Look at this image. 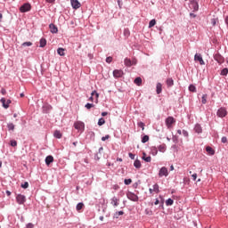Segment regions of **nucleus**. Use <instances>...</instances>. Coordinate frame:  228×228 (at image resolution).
I'll use <instances>...</instances> for the list:
<instances>
[{
  "label": "nucleus",
  "instance_id": "1",
  "mask_svg": "<svg viewBox=\"0 0 228 228\" xmlns=\"http://www.w3.org/2000/svg\"><path fill=\"white\" fill-rule=\"evenodd\" d=\"M189 8L190 10H192V12H199V1L191 0L189 3Z\"/></svg>",
  "mask_w": 228,
  "mask_h": 228
},
{
  "label": "nucleus",
  "instance_id": "2",
  "mask_svg": "<svg viewBox=\"0 0 228 228\" xmlns=\"http://www.w3.org/2000/svg\"><path fill=\"white\" fill-rule=\"evenodd\" d=\"M20 13H26L28 12H31V4L25 3L20 7Z\"/></svg>",
  "mask_w": 228,
  "mask_h": 228
},
{
  "label": "nucleus",
  "instance_id": "3",
  "mask_svg": "<svg viewBox=\"0 0 228 228\" xmlns=\"http://www.w3.org/2000/svg\"><path fill=\"white\" fill-rule=\"evenodd\" d=\"M126 198L128 200H132V202H138L139 200L138 195L129 191L126 192Z\"/></svg>",
  "mask_w": 228,
  "mask_h": 228
},
{
  "label": "nucleus",
  "instance_id": "4",
  "mask_svg": "<svg viewBox=\"0 0 228 228\" xmlns=\"http://www.w3.org/2000/svg\"><path fill=\"white\" fill-rule=\"evenodd\" d=\"M216 115L217 117H219V118H224L227 117V109H225V107L219 108L217 110Z\"/></svg>",
  "mask_w": 228,
  "mask_h": 228
},
{
  "label": "nucleus",
  "instance_id": "5",
  "mask_svg": "<svg viewBox=\"0 0 228 228\" xmlns=\"http://www.w3.org/2000/svg\"><path fill=\"white\" fill-rule=\"evenodd\" d=\"M74 127L77 131L83 133L85 131V123L83 121H77L74 123Z\"/></svg>",
  "mask_w": 228,
  "mask_h": 228
},
{
  "label": "nucleus",
  "instance_id": "6",
  "mask_svg": "<svg viewBox=\"0 0 228 228\" xmlns=\"http://www.w3.org/2000/svg\"><path fill=\"white\" fill-rule=\"evenodd\" d=\"M165 122L167 129H172V125L175 124V118H174L172 116H169L166 118Z\"/></svg>",
  "mask_w": 228,
  "mask_h": 228
},
{
  "label": "nucleus",
  "instance_id": "7",
  "mask_svg": "<svg viewBox=\"0 0 228 228\" xmlns=\"http://www.w3.org/2000/svg\"><path fill=\"white\" fill-rule=\"evenodd\" d=\"M16 202L20 206L26 204V196H24L23 194H17L16 195Z\"/></svg>",
  "mask_w": 228,
  "mask_h": 228
},
{
  "label": "nucleus",
  "instance_id": "8",
  "mask_svg": "<svg viewBox=\"0 0 228 228\" xmlns=\"http://www.w3.org/2000/svg\"><path fill=\"white\" fill-rule=\"evenodd\" d=\"M159 177H168V169L162 167L159 171Z\"/></svg>",
  "mask_w": 228,
  "mask_h": 228
},
{
  "label": "nucleus",
  "instance_id": "9",
  "mask_svg": "<svg viewBox=\"0 0 228 228\" xmlns=\"http://www.w3.org/2000/svg\"><path fill=\"white\" fill-rule=\"evenodd\" d=\"M195 61H199L200 65H206V62L204 61V59H202V55L200 53H196L194 55Z\"/></svg>",
  "mask_w": 228,
  "mask_h": 228
},
{
  "label": "nucleus",
  "instance_id": "10",
  "mask_svg": "<svg viewBox=\"0 0 228 228\" xmlns=\"http://www.w3.org/2000/svg\"><path fill=\"white\" fill-rule=\"evenodd\" d=\"M113 76L116 79H118V77H122V76H124V71L122 69H114Z\"/></svg>",
  "mask_w": 228,
  "mask_h": 228
},
{
  "label": "nucleus",
  "instance_id": "11",
  "mask_svg": "<svg viewBox=\"0 0 228 228\" xmlns=\"http://www.w3.org/2000/svg\"><path fill=\"white\" fill-rule=\"evenodd\" d=\"M70 3L73 10H78V8H81V3H79L78 0H70Z\"/></svg>",
  "mask_w": 228,
  "mask_h": 228
},
{
  "label": "nucleus",
  "instance_id": "12",
  "mask_svg": "<svg viewBox=\"0 0 228 228\" xmlns=\"http://www.w3.org/2000/svg\"><path fill=\"white\" fill-rule=\"evenodd\" d=\"M194 131H195V133H197V134H202V126H200V124L197 123L194 126Z\"/></svg>",
  "mask_w": 228,
  "mask_h": 228
},
{
  "label": "nucleus",
  "instance_id": "13",
  "mask_svg": "<svg viewBox=\"0 0 228 228\" xmlns=\"http://www.w3.org/2000/svg\"><path fill=\"white\" fill-rule=\"evenodd\" d=\"M120 200H118V198H117L116 196H114L111 200H110V204H112V206L114 208H117L118 206V202Z\"/></svg>",
  "mask_w": 228,
  "mask_h": 228
},
{
  "label": "nucleus",
  "instance_id": "14",
  "mask_svg": "<svg viewBox=\"0 0 228 228\" xmlns=\"http://www.w3.org/2000/svg\"><path fill=\"white\" fill-rule=\"evenodd\" d=\"M49 28H50L51 33H53V34L58 33V27H56V25H54V23H51L49 25Z\"/></svg>",
  "mask_w": 228,
  "mask_h": 228
},
{
  "label": "nucleus",
  "instance_id": "15",
  "mask_svg": "<svg viewBox=\"0 0 228 228\" xmlns=\"http://www.w3.org/2000/svg\"><path fill=\"white\" fill-rule=\"evenodd\" d=\"M45 165L49 166L51 163H53L54 161V157H53V155H48L45 159Z\"/></svg>",
  "mask_w": 228,
  "mask_h": 228
},
{
  "label": "nucleus",
  "instance_id": "16",
  "mask_svg": "<svg viewBox=\"0 0 228 228\" xmlns=\"http://www.w3.org/2000/svg\"><path fill=\"white\" fill-rule=\"evenodd\" d=\"M53 110V106L49 105V104H45L43 106V111L44 113H49L51 110Z\"/></svg>",
  "mask_w": 228,
  "mask_h": 228
},
{
  "label": "nucleus",
  "instance_id": "17",
  "mask_svg": "<svg viewBox=\"0 0 228 228\" xmlns=\"http://www.w3.org/2000/svg\"><path fill=\"white\" fill-rule=\"evenodd\" d=\"M142 159L146 163H151V161L152 160V158H151V156L147 157V153L143 152Z\"/></svg>",
  "mask_w": 228,
  "mask_h": 228
},
{
  "label": "nucleus",
  "instance_id": "18",
  "mask_svg": "<svg viewBox=\"0 0 228 228\" xmlns=\"http://www.w3.org/2000/svg\"><path fill=\"white\" fill-rule=\"evenodd\" d=\"M47 45V40L42 37L39 41V47H45Z\"/></svg>",
  "mask_w": 228,
  "mask_h": 228
},
{
  "label": "nucleus",
  "instance_id": "19",
  "mask_svg": "<svg viewBox=\"0 0 228 228\" xmlns=\"http://www.w3.org/2000/svg\"><path fill=\"white\" fill-rule=\"evenodd\" d=\"M206 151L210 155V156H215V150H213L210 146L206 147Z\"/></svg>",
  "mask_w": 228,
  "mask_h": 228
},
{
  "label": "nucleus",
  "instance_id": "20",
  "mask_svg": "<svg viewBox=\"0 0 228 228\" xmlns=\"http://www.w3.org/2000/svg\"><path fill=\"white\" fill-rule=\"evenodd\" d=\"M53 136L54 138H57L58 140H60L62 136L61 132H60V130H55L53 133Z\"/></svg>",
  "mask_w": 228,
  "mask_h": 228
},
{
  "label": "nucleus",
  "instance_id": "21",
  "mask_svg": "<svg viewBox=\"0 0 228 228\" xmlns=\"http://www.w3.org/2000/svg\"><path fill=\"white\" fill-rule=\"evenodd\" d=\"M215 60L217 63H224V57L222 55H216Z\"/></svg>",
  "mask_w": 228,
  "mask_h": 228
},
{
  "label": "nucleus",
  "instance_id": "22",
  "mask_svg": "<svg viewBox=\"0 0 228 228\" xmlns=\"http://www.w3.org/2000/svg\"><path fill=\"white\" fill-rule=\"evenodd\" d=\"M162 86H163L161 85V83H158L157 84V86H156L157 90H156V92H157L158 94H161V92H163Z\"/></svg>",
  "mask_w": 228,
  "mask_h": 228
},
{
  "label": "nucleus",
  "instance_id": "23",
  "mask_svg": "<svg viewBox=\"0 0 228 228\" xmlns=\"http://www.w3.org/2000/svg\"><path fill=\"white\" fill-rule=\"evenodd\" d=\"M122 215H124V211L120 210V211H117L114 213L113 215V218L115 219H118V216H122Z\"/></svg>",
  "mask_w": 228,
  "mask_h": 228
},
{
  "label": "nucleus",
  "instance_id": "24",
  "mask_svg": "<svg viewBox=\"0 0 228 228\" xmlns=\"http://www.w3.org/2000/svg\"><path fill=\"white\" fill-rule=\"evenodd\" d=\"M0 101H1V102H2V104H3V107H4L5 110H8V108H10L9 103H6V99L2 98Z\"/></svg>",
  "mask_w": 228,
  "mask_h": 228
},
{
  "label": "nucleus",
  "instance_id": "25",
  "mask_svg": "<svg viewBox=\"0 0 228 228\" xmlns=\"http://www.w3.org/2000/svg\"><path fill=\"white\" fill-rule=\"evenodd\" d=\"M124 64L126 65V67H132V61L129 58H126L124 60Z\"/></svg>",
  "mask_w": 228,
  "mask_h": 228
},
{
  "label": "nucleus",
  "instance_id": "26",
  "mask_svg": "<svg viewBox=\"0 0 228 228\" xmlns=\"http://www.w3.org/2000/svg\"><path fill=\"white\" fill-rule=\"evenodd\" d=\"M151 154H152V156H157L158 155V148L156 146H152L151 148Z\"/></svg>",
  "mask_w": 228,
  "mask_h": 228
},
{
  "label": "nucleus",
  "instance_id": "27",
  "mask_svg": "<svg viewBox=\"0 0 228 228\" xmlns=\"http://www.w3.org/2000/svg\"><path fill=\"white\" fill-rule=\"evenodd\" d=\"M134 167L135 168H142V162L139 159H135L134 162Z\"/></svg>",
  "mask_w": 228,
  "mask_h": 228
},
{
  "label": "nucleus",
  "instance_id": "28",
  "mask_svg": "<svg viewBox=\"0 0 228 228\" xmlns=\"http://www.w3.org/2000/svg\"><path fill=\"white\" fill-rule=\"evenodd\" d=\"M134 83L137 85V86H142V77H135V79L134 80Z\"/></svg>",
  "mask_w": 228,
  "mask_h": 228
},
{
  "label": "nucleus",
  "instance_id": "29",
  "mask_svg": "<svg viewBox=\"0 0 228 228\" xmlns=\"http://www.w3.org/2000/svg\"><path fill=\"white\" fill-rule=\"evenodd\" d=\"M7 129L8 131H12V132L15 131V125H13V123H8Z\"/></svg>",
  "mask_w": 228,
  "mask_h": 228
},
{
  "label": "nucleus",
  "instance_id": "30",
  "mask_svg": "<svg viewBox=\"0 0 228 228\" xmlns=\"http://www.w3.org/2000/svg\"><path fill=\"white\" fill-rule=\"evenodd\" d=\"M188 88L189 92H192L193 94L197 93V87L193 84H191Z\"/></svg>",
  "mask_w": 228,
  "mask_h": 228
},
{
  "label": "nucleus",
  "instance_id": "31",
  "mask_svg": "<svg viewBox=\"0 0 228 228\" xmlns=\"http://www.w3.org/2000/svg\"><path fill=\"white\" fill-rule=\"evenodd\" d=\"M159 152H165V151H167V144H160L159 147H158Z\"/></svg>",
  "mask_w": 228,
  "mask_h": 228
},
{
  "label": "nucleus",
  "instance_id": "32",
  "mask_svg": "<svg viewBox=\"0 0 228 228\" xmlns=\"http://www.w3.org/2000/svg\"><path fill=\"white\" fill-rule=\"evenodd\" d=\"M57 53L59 54V56H65V49L58 48L57 49Z\"/></svg>",
  "mask_w": 228,
  "mask_h": 228
},
{
  "label": "nucleus",
  "instance_id": "33",
  "mask_svg": "<svg viewBox=\"0 0 228 228\" xmlns=\"http://www.w3.org/2000/svg\"><path fill=\"white\" fill-rule=\"evenodd\" d=\"M84 207H85V204L83 202H80L77 204L76 209L77 211H81V209H83Z\"/></svg>",
  "mask_w": 228,
  "mask_h": 228
},
{
  "label": "nucleus",
  "instance_id": "34",
  "mask_svg": "<svg viewBox=\"0 0 228 228\" xmlns=\"http://www.w3.org/2000/svg\"><path fill=\"white\" fill-rule=\"evenodd\" d=\"M166 206H174V200H172L171 198L167 199L166 200Z\"/></svg>",
  "mask_w": 228,
  "mask_h": 228
},
{
  "label": "nucleus",
  "instance_id": "35",
  "mask_svg": "<svg viewBox=\"0 0 228 228\" xmlns=\"http://www.w3.org/2000/svg\"><path fill=\"white\" fill-rule=\"evenodd\" d=\"M167 85L168 87H171L174 85V79L173 78H167Z\"/></svg>",
  "mask_w": 228,
  "mask_h": 228
},
{
  "label": "nucleus",
  "instance_id": "36",
  "mask_svg": "<svg viewBox=\"0 0 228 228\" xmlns=\"http://www.w3.org/2000/svg\"><path fill=\"white\" fill-rule=\"evenodd\" d=\"M201 102H202V104H206V102H208V94H203L202 95Z\"/></svg>",
  "mask_w": 228,
  "mask_h": 228
},
{
  "label": "nucleus",
  "instance_id": "37",
  "mask_svg": "<svg viewBox=\"0 0 228 228\" xmlns=\"http://www.w3.org/2000/svg\"><path fill=\"white\" fill-rule=\"evenodd\" d=\"M153 191H155V193H159V185L158 183H155L153 185Z\"/></svg>",
  "mask_w": 228,
  "mask_h": 228
},
{
  "label": "nucleus",
  "instance_id": "38",
  "mask_svg": "<svg viewBox=\"0 0 228 228\" xmlns=\"http://www.w3.org/2000/svg\"><path fill=\"white\" fill-rule=\"evenodd\" d=\"M106 124V120H104V118H101L98 120V126H104Z\"/></svg>",
  "mask_w": 228,
  "mask_h": 228
},
{
  "label": "nucleus",
  "instance_id": "39",
  "mask_svg": "<svg viewBox=\"0 0 228 228\" xmlns=\"http://www.w3.org/2000/svg\"><path fill=\"white\" fill-rule=\"evenodd\" d=\"M22 47H31V45H33V43H31V42H24V43H22Z\"/></svg>",
  "mask_w": 228,
  "mask_h": 228
},
{
  "label": "nucleus",
  "instance_id": "40",
  "mask_svg": "<svg viewBox=\"0 0 228 228\" xmlns=\"http://www.w3.org/2000/svg\"><path fill=\"white\" fill-rule=\"evenodd\" d=\"M149 142V135H143L142 137V143H147Z\"/></svg>",
  "mask_w": 228,
  "mask_h": 228
},
{
  "label": "nucleus",
  "instance_id": "41",
  "mask_svg": "<svg viewBox=\"0 0 228 228\" xmlns=\"http://www.w3.org/2000/svg\"><path fill=\"white\" fill-rule=\"evenodd\" d=\"M156 26V20L153 19L149 22V28H154Z\"/></svg>",
  "mask_w": 228,
  "mask_h": 228
},
{
  "label": "nucleus",
  "instance_id": "42",
  "mask_svg": "<svg viewBox=\"0 0 228 228\" xmlns=\"http://www.w3.org/2000/svg\"><path fill=\"white\" fill-rule=\"evenodd\" d=\"M94 95H95L96 102H97V99H99V93H97V91L94 90L91 93V97H94Z\"/></svg>",
  "mask_w": 228,
  "mask_h": 228
},
{
  "label": "nucleus",
  "instance_id": "43",
  "mask_svg": "<svg viewBox=\"0 0 228 228\" xmlns=\"http://www.w3.org/2000/svg\"><path fill=\"white\" fill-rule=\"evenodd\" d=\"M131 183H133V180L131 178L124 180V183L126 184V186H129V184H131Z\"/></svg>",
  "mask_w": 228,
  "mask_h": 228
},
{
  "label": "nucleus",
  "instance_id": "44",
  "mask_svg": "<svg viewBox=\"0 0 228 228\" xmlns=\"http://www.w3.org/2000/svg\"><path fill=\"white\" fill-rule=\"evenodd\" d=\"M137 126H138V127H141L142 131L145 129V123H143L142 121L138 122Z\"/></svg>",
  "mask_w": 228,
  "mask_h": 228
},
{
  "label": "nucleus",
  "instance_id": "45",
  "mask_svg": "<svg viewBox=\"0 0 228 228\" xmlns=\"http://www.w3.org/2000/svg\"><path fill=\"white\" fill-rule=\"evenodd\" d=\"M21 188H23V190H28V188H29V183L25 182L24 183H21Z\"/></svg>",
  "mask_w": 228,
  "mask_h": 228
},
{
  "label": "nucleus",
  "instance_id": "46",
  "mask_svg": "<svg viewBox=\"0 0 228 228\" xmlns=\"http://www.w3.org/2000/svg\"><path fill=\"white\" fill-rule=\"evenodd\" d=\"M227 74H228V69L227 68H224L221 70V76H227Z\"/></svg>",
  "mask_w": 228,
  "mask_h": 228
},
{
  "label": "nucleus",
  "instance_id": "47",
  "mask_svg": "<svg viewBox=\"0 0 228 228\" xmlns=\"http://www.w3.org/2000/svg\"><path fill=\"white\" fill-rule=\"evenodd\" d=\"M145 215H149V216H152V215H154V213L152 212V210L146 208Z\"/></svg>",
  "mask_w": 228,
  "mask_h": 228
},
{
  "label": "nucleus",
  "instance_id": "48",
  "mask_svg": "<svg viewBox=\"0 0 228 228\" xmlns=\"http://www.w3.org/2000/svg\"><path fill=\"white\" fill-rule=\"evenodd\" d=\"M94 106H95V105H94V103H86L85 105V108H86V110H92V108H94Z\"/></svg>",
  "mask_w": 228,
  "mask_h": 228
},
{
  "label": "nucleus",
  "instance_id": "49",
  "mask_svg": "<svg viewBox=\"0 0 228 228\" xmlns=\"http://www.w3.org/2000/svg\"><path fill=\"white\" fill-rule=\"evenodd\" d=\"M102 153H96L95 155H94V159H95V161H99V159H101V157H102Z\"/></svg>",
  "mask_w": 228,
  "mask_h": 228
},
{
  "label": "nucleus",
  "instance_id": "50",
  "mask_svg": "<svg viewBox=\"0 0 228 228\" xmlns=\"http://www.w3.org/2000/svg\"><path fill=\"white\" fill-rule=\"evenodd\" d=\"M10 144H11V147H17V141L12 140Z\"/></svg>",
  "mask_w": 228,
  "mask_h": 228
},
{
  "label": "nucleus",
  "instance_id": "51",
  "mask_svg": "<svg viewBox=\"0 0 228 228\" xmlns=\"http://www.w3.org/2000/svg\"><path fill=\"white\" fill-rule=\"evenodd\" d=\"M182 134H183V136H184L185 138H188V136H189L188 131H186V130H183V131H182Z\"/></svg>",
  "mask_w": 228,
  "mask_h": 228
},
{
  "label": "nucleus",
  "instance_id": "52",
  "mask_svg": "<svg viewBox=\"0 0 228 228\" xmlns=\"http://www.w3.org/2000/svg\"><path fill=\"white\" fill-rule=\"evenodd\" d=\"M111 61H113V57L109 56V57L106 58V62L107 63H111Z\"/></svg>",
  "mask_w": 228,
  "mask_h": 228
},
{
  "label": "nucleus",
  "instance_id": "53",
  "mask_svg": "<svg viewBox=\"0 0 228 228\" xmlns=\"http://www.w3.org/2000/svg\"><path fill=\"white\" fill-rule=\"evenodd\" d=\"M221 142H222V143H227V137L226 136H223L221 138Z\"/></svg>",
  "mask_w": 228,
  "mask_h": 228
},
{
  "label": "nucleus",
  "instance_id": "54",
  "mask_svg": "<svg viewBox=\"0 0 228 228\" xmlns=\"http://www.w3.org/2000/svg\"><path fill=\"white\" fill-rule=\"evenodd\" d=\"M106 140H110V135H105L103 137H102V142H106Z\"/></svg>",
  "mask_w": 228,
  "mask_h": 228
},
{
  "label": "nucleus",
  "instance_id": "55",
  "mask_svg": "<svg viewBox=\"0 0 228 228\" xmlns=\"http://www.w3.org/2000/svg\"><path fill=\"white\" fill-rule=\"evenodd\" d=\"M136 63H138V61H136L135 58H134V59L132 60V67H133V65H136Z\"/></svg>",
  "mask_w": 228,
  "mask_h": 228
},
{
  "label": "nucleus",
  "instance_id": "56",
  "mask_svg": "<svg viewBox=\"0 0 228 228\" xmlns=\"http://www.w3.org/2000/svg\"><path fill=\"white\" fill-rule=\"evenodd\" d=\"M1 94H2V95H6V89L2 88L1 89Z\"/></svg>",
  "mask_w": 228,
  "mask_h": 228
},
{
  "label": "nucleus",
  "instance_id": "57",
  "mask_svg": "<svg viewBox=\"0 0 228 228\" xmlns=\"http://www.w3.org/2000/svg\"><path fill=\"white\" fill-rule=\"evenodd\" d=\"M128 156H129L130 159H134V154L130 152V153H128Z\"/></svg>",
  "mask_w": 228,
  "mask_h": 228
},
{
  "label": "nucleus",
  "instance_id": "58",
  "mask_svg": "<svg viewBox=\"0 0 228 228\" xmlns=\"http://www.w3.org/2000/svg\"><path fill=\"white\" fill-rule=\"evenodd\" d=\"M193 181H197V173H194L192 175H191Z\"/></svg>",
  "mask_w": 228,
  "mask_h": 228
},
{
  "label": "nucleus",
  "instance_id": "59",
  "mask_svg": "<svg viewBox=\"0 0 228 228\" xmlns=\"http://www.w3.org/2000/svg\"><path fill=\"white\" fill-rule=\"evenodd\" d=\"M124 35H126V37H129V30L125 29L124 30Z\"/></svg>",
  "mask_w": 228,
  "mask_h": 228
},
{
  "label": "nucleus",
  "instance_id": "60",
  "mask_svg": "<svg viewBox=\"0 0 228 228\" xmlns=\"http://www.w3.org/2000/svg\"><path fill=\"white\" fill-rule=\"evenodd\" d=\"M190 17H191L192 19H195V17H197V14L191 12Z\"/></svg>",
  "mask_w": 228,
  "mask_h": 228
},
{
  "label": "nucleus",
  "instance_id": "61",
  "mask_svg": "<svg viewBox=\"0 0 228 228\" xmlns=\"http://www.w3.org/2000/svg\"><path fill=\"white\" fill-rule=\"evenodd\" d=\"M27 228H33V224L28 223V224H27Z\"/></svg>",
  "mask_w": 228,
  "mask_h": 228
},
{
  "label": "nucleus",
  "instance_id": "62",
  "mask_svg": "<svg viewBox=\"0 0 228 228\" xmlns=\"http://www.w3.org/2000/svg\"><path fill=\"white\" fill-rule=\"evenodd\" d=\"M212 24H213L214 26H216V19H212Z\"/></svg>",
  "mask_w": 228,
  "mask_h": 228
},
{
  "label": "nucleus",
  "instance_id": "63",
  "mask_svg": "<svg viewBox=\"0 0 228 228\" xmlns=\"http://www.w3.org/2000/svg\"><path fill=\"white\" fill-rule=\"evenodd\" d=\"M158 204H159V200L156 199V200H155V202H154V205H155V206H158Z\"/></svg>",
  "mask_w": 228,
  "mask_h": 228
},
{
  "label": "nucleus",
  "instance_id": "64",
  "mask_svg": "<svg viewBox=\"0 0 228 228\" xmlns=\"http://www.w3.org/2000/svg\"><path fill=\"white\" fill-rule=\"evenodd\" d=\"M5 193H6L7 197H10V195H12V191H6Z\"/></svg>",
  "mask_w": 228,
  "mask_h": 228
}]
</instances>
